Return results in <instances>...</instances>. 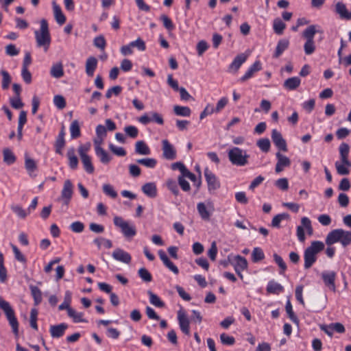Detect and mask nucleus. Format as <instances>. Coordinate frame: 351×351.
I'll return each instance as SVG.
<instances>
[{
  "mask_svg": "<svg viewBox=\"0 0 351 351\" xmlns=\"http://www.w3.org/2000/svg\"><path fill=\"white\" fill-rule=\"evenodd\" d=\"M53 11L55 19L56 22L62 25L66 22V16L63 14L62 9L59 5L56 3L55 1L52 2Z\"/></svg>",
  "mask_w": 351,
  "mask_h": 351,
  "instance_id": "obj_18",
  "label": "nucleus"
},
{
  "mask_svg": "<svg viewBox=\"0 0 351 351\" xmlns=\"http://www.w3.org/2000/svg\"><path fill=\"white\" fill-rule=\"evenodd\" d=\"M335 276L336 274L334 271L324 272L322 274V277L325 285L334 292L336 290L335 284Z\"/></svg>",
  "mask_w": 351,
  "mask_h": 351,
  "instance_id": "obj_15",
  "label": "nucleus"
},
{
  "mask_svg": "<svg viewBox=\"0 0 351 351\" xmlns=\"http://www.w3.org/2000/svg\"><path fill=\"white\" fill-rule=\"evenodd\" d=\"M73 193V185L70 180H66L61 191L60 198L65 205H68L71 201Z\"/></svg>",
  "mask_w": 351,
  "mask_h": 351,
  "instance_id": "obj_6",
  "label": "nucleus"
},
{
  "mask_svg": "<svg viewBox=\"0 0 351 351\" xmlns=\"http://www.w3.org/2000/svg\"><path fill=\"white\" fill-rule=\"evenodd\" d=\"M266 290L268 293L279 294L283 291L284 287L274 280H270L267 284Z\"/></svg>",
  "mask_w": 351,
  "mask_h": 351,
  "instance_id": "obj_26",
  "label": "nucleus"
},
{
  "mask_svg": "<svg viewBox=\"0 0 351 351\" xmlns=\"http://www.w3.org/2000/svg\"><path fill=\"white\" fill-rule=\"evenodd\" d=\"M228 159L233 165L243 167L248 163L250 156L238 147H234L228 152Z\"/></svg>",
  "mask_w": 351,
  "mask_h": 351,
  "instance_id": "obj_4",
  "label": "nucleus"
},
{
  "mask_svg": "<svg viewBox=\"0 0 351 351\" xmlns=\"http://www.w3.org/2000/svg\"><path fill=\"white\" fill-rule=\"evenodd\" d=\"M262 69V64L259 60H256L254 62L252 65L247 69L243 76H242L239 81L241 82H244L248 79L253 77L254 74L256 72H258Z\"/></svg>",
  "mask_w": 351,
  "mask_h": 351,
  "instance_id": "obj_12",
  "label": "nucleus"
},
{
  "mask_svg": "<svg viewBox=\"0 0 351 351\" xmlns=\"http://www.w3.org/2000/svg\"><path fill=\"white\" fill-rule=\"evenodd\" d=\"M247 56L244 53L237 55L228 66V71L237 72L241 66L246 61Z\"/></svg>",
  "mask_w": 351,
  "mask_h": 351,
  "instance_id": "obj_16",
  "label": "nucleus"
},
{
  "mask_svg": "<svg viewBox=\"0 0 351 351\" xmlns=\"http://www.w3.org/2000/svg\"><path fill=\"white\" fill-rule=\"evenodd\" d=\"M65 145V139L63 138L57 137L55 141V150L56 153L60 155L62 154V149Z\"/></svg>",
  "mask_w": 351,
  "mask_h": 351,
  "instance_id": "obj_56",
  "label": "nucleus"
},
{
  "mask_svg": "<svg viewBox=\"0 0 351 351\" xmlns=\"http://www.w3.org/2000/svg\"><path fill=\"white\" fill-rule=\"evenodd\" d=\"M273 27L275 33L278 35H282L284 29L286 27V25L280 19H276L274 21Z\"/></svg>",
  "mask_w": 351,
  "mask_h": 351,
  "instance_id": "obj_44",
  "label": "nucleus"
},
{
  "mask_svg": "<svg viewBox=\"0 0 351 351\" xmlns=\"http://www.w3.org/2000/svg\"><path fill=\"white\" fill-rule=\"evenodd\" d=\"M3 162L8 165L14 164L16 160V157L9 148H5L3 150Z\"/></svg>",
  "mask_w": 351,
  "mask_h": 351,
  "instance_id": "obj_29",
  "label": "nucleus"
},
{
  "mask_svg": "<svg viewBox=\"0 0 351 351\" xmlns=\"http://www.w3.org/2000/svg\"><path fill=\"white\" fill-rule=\"evenodd\" d=\"M178 320L181 331L186 335H190V321L184 312H178Z\"/></svg>",
  "mask_w": 351,
  "mask_h": 351,
  "instance_id": "obj_9",
  "label": "nucleus"
},
{
  "mask_svg": "<svg viewBox=\"0 0 351 351\" xmlns=\"http://www.w3.org/2000/svg\"><path fill=\"white\" fill-rule=\"evenodd\" d=\"M265 258V254L261 247H254L252 252V260L254 263H258Z\"/></svg>",
  "mask_w": 351,
  "mask_h": 351,
  "instance_id": "obj_43",
  "label": "nucleus"
},
{
  "mask_svg": "<svg viewBox=\"0 0 351 351\" xmlns=\"http://www.w3.org/2000/svg\"><path fill=\"white\" fill-rule=\"evenodd\" d=\"M349 152V145L346 143H342L339 146V154L341 162L348 167H351V162L348 160Z\"/></svg>",
  "mask_w": 351,
  "mask_h": 351,
  "instance_id": "obj_20",
  "label": "nucleus"
},
{
  "mask_svg": "<svg viewBox=\"0 0 351 351\" xmlns=\"http://www.w3.org/2000/svg\"><path fill=\"white\" fill-rule=\"evenodd\" d=\"M325 242L327 245L339 242L343 247H346L351 245V230L342 228L332 230L327 234Z\"/></svg>",
  "mask_w": 351,
  "mask_h": 351,
  "instance_id": "obj_1",
  "label": "nucleus"
},
{
  "mask_svg": "<svg viewBox=\"0 0 351 351\" xmlns=\"http://www.w3.org/2000/svg\"><path fill=\"white\" fill-rule=\"evenodd\" d=\"M50 74L55 78H60L64 75L63 66L62 63L53 64L50 71Z\"/></svg>",
  "mask_w": 351,
  "mask_h": 351,
  "instance_id": "obj_37",
  "label": "nucleus"
},
{
  "mask_svg": "<svg viewBox=\"0 0 351 351\" xmlns=\"http://www.w3.org/2000/svg\"><path fill=\"white\" fill-rule=\"evenodd\" d=\"M70 132L71 138H77L80 136L81 132L80 124L77 120H74L72 121L70 125Z\"/></svg>",
  "mask_w": 351,
  "mask_h": 351,
  "instance_id": "obj_42",
  "label": "nucleus"
},
{
  "mask_svg": "<svg viewBox=\"0 0 351 351\" xmlns=\"http://www.w3.org/2000/svg\"><path fill=\"white\" fill-rule=\"evenodd\" d=\"M162 156L164 158L173 160L176 158V150L167 139L162 141Z\"/></svg>",
  "mask_w": 351,
  "mask_h": 351,
  "instance_id": "obj_7",
  "label": "nucleus"
},
{
  "mask_svg": "<svg viewBox=\"0 0 351 351\" xmlns=\"http://www.w3.org/2000/svg\"><path fill=\"white\" fill-rule=\"evenodd\" d=\"M276 156L277 158V163L276 165L275 171L277 173H280L285 167L291 165L290 159L287 156L282 155L280 152H278L276 154Z\"/></svg>",
  "mask_w": 351,
  "mask_h": 351,
  "instance_id": "obj_10",
  "label": "nucleus"
},
{
  "mask_svg": "<svg viewBox=\"0 0 351 351\" xmlns=\"http://www.w3.org/2000/svg\"><path fill=\"white\" fill-rule=\"evenodd\" d=\"M68 325L66 323H61L58 325L50 326L49 332L53 338H60L62 337L67 329Z\"/></svg>",
  "mask_w": 351,
  "mask_h": 351,
  "instance_id": "obj_14",
  "label": "nucleus"
},
{
  "mask_svg": "<svg viewBox=\"0 0 351 351\" xmlns=\"http://www.w3.org/2000/svg\"><path fill=\"white\" fill-rule=\"evenodd\" d=\"M136 162L142 165L147 168L153 169L156 167L157 164V160L155 158H141L138 159L136 160Z\"/></svg>",
  "mask_w": 351,
  "mask_h": 351,
  "instance_id": "obj_45",
  "label": "nucleus"
},
{
  "mask_svg": "<svg viewBox=\"0 0 351 351\" xmlns=\"http://www.w3.org/2000/svg\"><path fill=\"white\" fill-rule=\"evenodd\" d=\"M39 30L34 32L36 45L38 47H43L45 51H47L51 44V36L47 21L41 19Z\"/></svg>",
  "mask_w": 351,
  "mask_h": 351,
  "instance_id": "obj_2",
  "label": "nucleus"
},
{
  "mask_svg": "<svg viewBox=\"0 0 351 351\" xmlns=\"http://www.w3.org/2000/svg\"><path fill=\"white\" fill-rule=\"evenodd\" d=\"M271 139L278 149L283 152L287 151L286 141L282 137L281 133L276 129H274L271 131Z\"/></svg>",
  "mask_w": 351,
  "mask_h": 351,
  "instance_id": "obj_8",
  "label": "nucleus"
},
{
  "mask_svg": "<svg viewBox=\"0 0 351 351\" xmlns=\"http://www.w3.org/2000/svg\"><path fill=\"white\" fill-rule=\"evenodd\" d=\"M326 297L321 295L319 297H314L311 300V308L315 312H319L326 306Z\"/></svg>",
  "mask_w": 351,
  "mask_h": 351,
  "instance_id": "obj_13",
  "label": "nucleus"
},
{
  "mask_svg": "<svg viewBox=\"0 0 351 351\" xmlns=\"http://www.w3.org/2000/svg\"><path fill=\"white\" fill-rule=\"evenodd\" d=\"M25 168L29 176L37 171L38 165L36 162L32 158L29 157L28 153H25Z\"/></svg>",
  "mask_w": 351,
  "mask_h": 351,
  "instance_id": "obj_17",
  "label": "nucleus"
},
{
  "mask_svg": "<svg viewBox=\"0 0 351 351\" xmlns=\"http://www.w3.org/2000/svg\"><path fill=\"white\" fill-rule=\"evenodd\" d=\"M173 112L178 116L182 117H190L191 110L188 106H174Z\"/></svg>",
  "mask_w": 351,
  "mask_h": 351,
  "instance_id": "obj_38",
  "label": "nucleus"
},
{
  "mask_svg": "<svg viewBox=\"0 0 351 351\" xmlns=\"http://www.w3.org/2000/svg\"><path fill=\"white\" fill-rule=\"evenodd\" d=\"M220 340L222 344L227 346H232L235 343L234 337L229 336L226 333L221 334Z\"/></svg>",
  "mask_w": 351,
  "mask_h": 351,
  "instance_id": "obj_58",
  "label": "nucleus"
},
{
  "mask_svg": "<svg viewBox=\"0 0 351 351\" xmlns=\"http://www.w3.org/2000/svg\"><path fill=\"white\" fill-rule=\"evenodd\" d=\"M135 152L141 155H149L150 149L143 141H139L135 144Z\"/></svg>",
  "mask_w": 351,
  "mask_h": 351,
  "instance_id": "obj_30",
  "label": "nucleus"
},
{
  "mask_svg": "<svg viewBox=\"0 0 351 351\" xmlns=\"http://www.w3.org/2000/svg\"><path fill=\"white\" fill-rule=\"evenodd\" d=\"M167 185L168 189L172 192V193L174 195L177 196L179 195L180 191H179V189H178V184L176 181H174L173 180H169L167 181Z\"/></svg>",
  "mask_w": 351,
  "mask_h": 351,
  "instance_id": "obj_63",
  "label": "nucleus"
},
{
  "mask_svg": "<svg viewBox=\"0 0 351 351\" xmlns=\"http://www.w3.org/2000/svg\"><path fill=\"white\" fill-rule=\"evenodd\" d=\"M300 80L297 77L288 78L284 82V87L288 90H295L299 86Z\"/></svg>",
  "mask_w": 351,
  "mask_h": 351,
  "instance_id": "obj_35",
  "label": "nucleus"
},
{
  "mask_svg": "<svg viewBox=\"0 0 351 351\" xmlns=\"http://www.w3.org/2000/svg\"><path fill=\"white\" fill-rule=\"evenodd\" d=\"M95 154L99 158L100 161L103 164H108L112 160V156L100 145L95 147Z\"/></svg>",
  "mask_w": 351,
  "mask_h": 351,
  "instance_id": "obj_21",
  "label": "nucleus"
},
{
  "mask_svg": "<svg viewBox=\"0 0 351 351\" xmlns=\"http://www.w3.org/2000/svg\"><path fill=\"white\" fill-rule=\"evenodd\" d=\"M256 145L259 149L265 153H267L269 151L271 147L270 141L267 138L259 139L257 141Z\"/></svg>",
  "mask_w": 351,
  "mask_h": 351,
  "instance_id": "obj_46",
  "label": "nucleus"
},
{
  "mask_svg": "<svg viewBox=\"0 0 351 351\" xmlns=\"http://www.w3.org/2000/svg\"><path fill=\"white\" fill-rule=\"evenodd\" d=\"M122 226L123 228L121 230L125 237L131 238L136 235V230L134 225H130L127 222L126 224Z\"/></svg>",
  "mask_w": 351,
  "mask_h": 351,
  "instance_id": "obj_32",
  "label": "nucleus"
},
{
  "mask_svg": "<svg viewBox=\"0 0 351 351\" xmlns=\"http://www.w3.org/2000/svg\"><path fill=\"white\" fill-rule=\"evenodd\" d=\"M130 43V46L132 47H136L139 51H143L146 49L145 43L141 38H138L136 40Z\"/></svg>",
  "mask_w": 351,
  "mask_h": 351,
  "instance_id": "obj_62",
  "label": "nucleus"
},
{
  "mask_svg": "<svg viewBox=\"0 0 351 351\" xmlns=\"http://www.w3.org/2000/svg\"><path fill=\"white\" fill-rule=\"evenodd\" d=\"M234 261L231 263V265L234 266V268H237L239 270H245L247 268V259L241 256V255H237L234 258Z\"/></svg>",
  "mask_w": 351,
  "mask_h": 351,
  "instance_id": "obj_22",
  "label": "nucleus"
},
{
  "mask_svg": "<svg viewBox=\"0 0 351 351\" xmlns=\"http://www.w3.org/2000/svg\"><path fill=\"white\" fill-rule=\"evenodd\" d=\"M160 20L162 22L164 27L168 31H172L173 29H174L175 26H174L172 21L168 16H167L165 14H162L160 16Z\"/></svg>",
  "mask_w": 351,
  "mask_h": 351,
  "instance_id": "obj_50",
  "label": "nucleus"
},
{
  "mask_svg": "<svg viewBox=\"0 0 351 351\" xmlns=\"http://www.w3.org/2000/svg\"><path fill=\"white\" fill-rule=\"evenodd\" d=\"M93 45L95 47L104 50L106 46V41L103 35L95 37L93 40Z\"/></svg>",
  "mask_w": 351,
  "mask_h": 351,
  "instance_id": "obj_51",
  "label": "nucleus"
},
{
  "mask_svg": "<svg viewBox=\"0 0 351 351\" xmlns=\"http://www.w3.org/2000/svg\"><path fill=\"white\" fill-rule=\"evenodd\" d=\"M0 74L2 76L1 88L3 90H7L12 82V77L10 73L4 69L1 70Z\"/></svg>",
  "mask_w": 351,
  "mask_h": 351,
  "instance_id": "obj_36",
  "label": "nucleus"
},
{
  "mask_svg": "<svg viewBox=\"0 0 351 351\" xmlns=\"http://www.w3.org/2000/svg\"><path fill=\"white\" fill-rule=\"evenodd\" d=\"M126 135L132 138H136L138 134V130L134 125H128L124 128Z\"/></svg>",
  "mask_w": 351,
  "mask_h": 351,
  "instance_id": "obj_52",
  "label": "nucleus"
},
{
  "mask_svg": "<svg viewBox=\"0 0 351 351\" xmlns=\"http://www.w3.org/2000/svg\"><path fill=\"white\" fill-rule=\"evenodd\" d=\"M138 274L143 281L149 282L152 280V274L145 267H141L138 271Z\"/></svg>",
  "mask_w": 351,
  "mask_h": 351,
  "instance_id": "obj_48",
  "label": "nucleus"
},
{
  "mask_svg": "<svg viewBox=\"0 0 351 351\" xmlns=\"http://www.w3.org/2000/svg\"><path fill=\"white\" fill-rule=\"evenodd\" d=\"M97 66V60L93 56L89 57L86 62V74L92 77L94 75V72Z\"/></svg>",
  "mask_w": 351,
  "mask_h": 351,
  "instance_id": "obj_23",
  "label": "nucleus"
},
{
  "mask_svg": "<svg viewBox=\"0 0 351 351\" xmlns=\"http://www.w3.org/2000/svg\"><path fill=\"white\" fill-rule=\"evenodd\" d=\"M204 176L208 184V189L209 192L216 191L217 189L220 188V182L218 180L217 178L207 167L204 169Z\"/></svg>",
  "mask_w": 351,
  "mask_h": 351,
  "instance_id": "obj_5",
  "label": "nucleus"
},
{
  "mask_svg": "<svg viewBox=\"0 0 351 351\" xmlns=\"http://www.w3.org/2000/svg\"><path fill=\"white\" fill-rule=\"evenodd\" d=\"M141 190L145 195L150 198L157 196V187L154 182L145 183L142 186Z\"/></svg>",
  "mask_w": 351,
  "mask_h": 351,
  "instance_id": "obj_19",
  "label": "nucleus"
},
{
  "mask_svg": "<svg viewBox=\"0 0 351 351\" xmlns=\"http://www.w3.org/2000/svg\"><path fill=\"white\" fill-rule=\"evenodd\" d=\"M324 243L319 241H313L311 243V245L308 247L310 253L317 254L322 252L324 249Z\"/></svg>",
  "mask_w": 351,
  "mask_h": 351,
  "instance_id": "obj_41",
  "label": "nucleus"
},
{
  "mask_svg": "<svg viewBox=\"0 0 351 351\" xmlns=\"http://www.w3.org/2000/svg\"><path fill=\"white\" fill-rule=\"evenodd\" d=\"M112 256L114 260L125 264H129L132 260L130 254L121 248L114 250L112 254Z\"/></svg>",
  "mask_w": 351,
  "mask_h": 351,
  "instance_id": "obj_11",
  "label": "nucleus"
},
{
  "mask_svg": "<svg viewBox=\"0 0 351 351\" xmlns=\"http://www.w3.org/2000/svg\"><path fill=\"white\" fill-rule=\"evenodd\" d=\"M54 105L59 109L62 110L66 107V103L64 97L62 95H57L53 97Z\"/></svg>",
  "mask_w": 351,
  "mask_h": 351,
  "instance_id": "obj_54",
  "label": "nucleus"
},
{
  "mask_svg": "<svg viewBox=\"0 0 351 351\" xmlns=\"http://www.w3.org/2000/svg\"><path fill=\"white\" fill-rule=\"evenodd\" d=\"M335 167L337 173L339 175H348L350 173V171L348 169V167L344 165L343 162L340 163L339 162L337 161L335 162Z\"/></svg>",
  "mask_w": 351,
  "mask_h": 351,
  "instance_id": "obj_61",
  "label": "nucleus"
},
{
  "mask_svg": "<svg viewBox=\"0 0 351 351\" xmlns=\"http://www.w3.org/2000/svg\"><path fill=\"white\" fill-rule=\"evenodd\" d=\"M68 316L71 317L75 323L88 322V321L86 319L83 318V313L77 312L73 308L69 309Z\"/></svg>",
  "mask_w": 351,
  "mask_h": 351,
  "instance_id": "obj_40",
  "label": "nucleus"
},
{
  "mask_svg": "<svg viewBox=\"0 0 351 351\" xmlns=\"http://www.w3.org/2000/svg\"><path fill=\"white\" fill-rule=\"evenodd\" d=\"M37 316H38V311L36 308H32L30 311V326L35 329L38 330V325H37Z\"/></svg>",
  "mask_w": 351,
  "mask_h": 351,
  "instance_id": "obj_57",
  "label": "nucleus"
},
{
  "mask_svg": "<svg viewBox=\"0 0 351 351\" xmlns=\"http://www.w3.org/2000/svg\"><path fill=\"white\" fill-rule=\"evenodd\" d=\"M0 308L4 312L12 332L15 335H19V322L15 316L14 311L10 303L0 296Z\"/></svg>",
  "mask_w": 351,
  "mask_h": 351,
  "instance_id": "obj_3",
  "label": "nucleus"
},
{
  "mask_svg": "<svg viewBox=\"0 0 351 351\" xmlns=\"http://www.w3.org/2000/svg\"><path fill=\"white\" fill-rule=\"evenodd\" d=\"M29 289L32 296L34 298V305L37 306L42 302V292L38 287L34 285H30Z\"/></svg>",
  "mask_w": 351,
  "mask_h": 351,
  "instance_id": "obj_31",
  "label": "nucleus"
},
{
  "mask_svg": "<svg viewBox=\"0 0 351 351\" xmlns=\"http://www.w3.org/2000/svg\"><path fill=\"white\" fill-rule=\"evenodd\" d=\"M335 12L341 19L350 20V16H348V11L346 5L342 2H338L335 5Z\"/></svg>",
  "mask_w": 351,
  "mask_h": 351,
  "instance_id": "obj_28",
  "label": "nucleus"
},
{
  "mask_svg": "<svg viewBox=\"0 0 351 351\" xmlns=\"http://www.w3.org/2000/svg\"><path fill=\"white\" fill-rule=\"evenodd\" d=\"M302 226H298L297 228V237L300 242H304L306 238L303 227L307 228V217L302 218Z\"/></svg>",
  "mask_w": 351,
  "mask_h": 351,
  "instance_id": "obj_39",
  "label": "nucleus"
},
{
  "mask_svg": "<svg viewBox=\"0 0 351 351\" xmlns=\"http://www.w3.org/2000/svg\"><path fill=\"white\" fill-rule=\"evenodd\" d=\"M197 211L201 218L204 221H209L210 218V213L207 210V208L204 203L199 202L197 205Z\"/></svg>",
  "mask_w": 351,
  "mask_h": 351,
  "instance_id": "obj_34",
  "label": "nucleus"
},
{
  "mask_svg": "<svg viewBox=\"0 0 351 351\" xmlns=\"http://www.w3.org/2000/svg\"><path fill=\"white\" fill-rule=\"evenodd\" d=\"M66 156L69 159V167L73 170L76 169L78 166V159L75 154V149L73 147L70 148L67 152Z\"/></svg>",
  "mask_w": 351,
  "mask_h": 351,
  "instance_id": "obj_27",
  "label": "nucleus"
},
{
  "mask_svg": "<svg viewBox=\"0 0 351 351\" xmlns=\"http://www.w3.org/2000/svg\"><path fill=\"white\" fill-rule=\"evenodd\" d=\"M11 210L20 218L25 219L29 214L20 205L13 204L11 206Z\"/></svg>",
  "mask_w": 351,
  "mask_h": 351,
  "instance_id": "obj_49",
  "label": "nucleus"
},
{
  "mask_svg": "<svg viewBox=\"0 0 351 351\" xmlns=\"http://www.w3.org/2000/svg\"><path fill=\"white\" fill-rule=\"evenodd\" d=\"M274 259L276 263L280 268V274H283L285 271L287 269V265L283 261L282 258L277 254H274Z\"/></svg>",
  "mask_w": 351,
  "mask_h": 351,
  "instance_id": "obj_60",
  "label": "nucleus"
},
{
  "mask_svg": "<svg viewBox=\"0 0 351 351\" xmlns=\"http://www.w3.org/2000/svg\"><path fill=\"white\" fill-rule=\"evenodd\" d=\"M5 53L10 56H15L19 53V49L16 48L15 45L9 44L5 47Z\"/></svg>",
  "mask_w": 351,
  "mask_h": 351,
  "instance_id": "obj_64",
  "label": "nucleus"
},
{
  "mask_svg": "<svg viewBox=\"0 0 351 351\" xmlns=\"http://www.w3.org/2000/svg\"><path fill=\"white\" fill-rule=\"evenodd\" d=\"M69 228L73 232L81 233L84 230V225L82 222L77 221L73 222L70 225Z\"/></svg>",
  "mask_w": 351,
  "mask_h": 351,
  "instance_id": "obj_59",
  "label": "nucleus"
},
{
  "mask_svg": "<svg viewBox=\"0 0 351 351\" xmlns=\"http://www.w3.org/2000/svg\"><path fill=\"white\" fill-rule=\"evenodd\" d=\"M289 42L287 39H280L277 44L273 58H278L288 48Z\"/></svg>",
  "mask_w": 351,
  "mask_h": 351,
  "instance_id": "obj_24",
  "label": "nucleus"
},
{
  "mask_svg": "<svg viewBox=\"0 0 351 351\" xmlns=\"http://www.w3.org/2000/svg\"><path fill=\"white\" fill-rule=\"evenodd\" d=\"M81 160L84 165V170L88 173H93L95 171L94 167L92 164L91 158L88 154H81Z\"/></svg>",
  "mask_w": 351,
  "mask_h": 351,
  "instance_id": "obj_25",
  "label": "nucleus"
},
{
  "mask_svg": "<svg viewBox=\"0 0 351 351\" xmlns=\"http://www.w3.org/2000/svg\"><path fill=\"white\" fill-rule=\"evenodd\" d=\"M147 294L149 297V302L152 305L158 308H164L165 306V302L162 301L160 298L152 291L149 290L147 291Z\"/></svg>",
  "mask_w": 351,
  "mask_h": 351,
  "instance_id": "obj_33",
  "label": "nucleus"
},
{
  "mask_svg": "<svg viewBox=\"0 0 351 351\" xmlns=\"http://www.w3.org/2000/svg\"><path fill=\"white\" fill-rule=\"evenodd\" d=\"M10 104L14 109H20L24 106V104L21 101V96H14L10 98Z\"/></svg>",
  "mask_w": 351,
  "mask_h": 351,
  "instance_id": "obj_55",
  "label": "nucleus"
},
{
  "mask_svg": "<svg viewBox=\"0 0 351 351\" xmlns=\"http://www.w3.org/2000/svg\"><path fill=\"white\" fill-rule=\"evenodd\" d=\"M103 192L108 196L112 198H116L117 197V193L114 189L113 186L110 184H104L103 185Z\"/></svg>",
  "mask_w": 351,
  "mask_h": 351,
  "instance_id": "obj_53",
  "label": "nucleus"
},
{
  "mask_svg": "<svg viewBox=\"0 0 351 351\" xmlns=\"http://www.w3.org/2000/svg\"><path fill=\"white\" fill-rule=\"evenodd\" d=\"M285 310H286V312H287L289 319L293 323H295V324H298V322H299V320H298L297 316L295 315V313H294V312L293 311L292 305H291V303L289 300H288L287 301L286 306H285Z\"/></svg>",
  "mask_w": 351,
  "mask_h": 351,
  "instance_id": "obj_47",
  "label": "nucleus"
}]
</instances>
